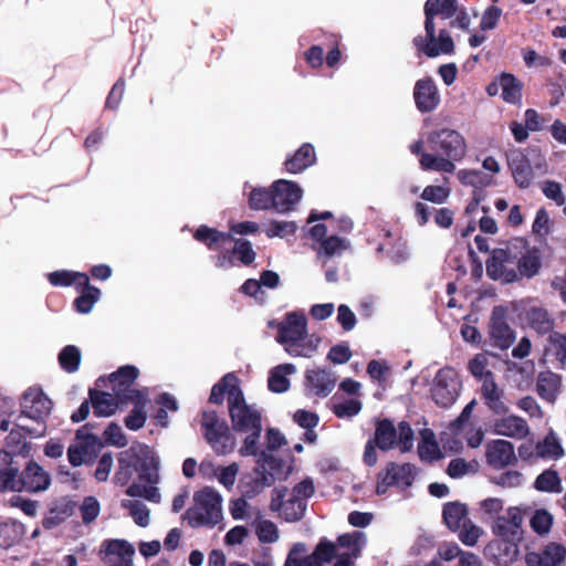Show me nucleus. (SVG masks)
Listing matches in <instances>:
<instances>
[{
	"mask_svg": "<svg viewBox=\"0 0 566 566\" xmlns=\"http://www.w3.org/2000/svg\"><path fill=\"white\" fill-rule=\"evenodd\" d=\"M510 261V252L504 249H496L486 261V274L492 280H502L512 283L518 280V274L513 269H506L505 263Z\"/></svg>",
	"mask_w": 566,
	"mask_h": 566,
	"instance_id": "nucleus-22",
	"label": "nucleus"
},
{
	"mask_svg": "<svg viewBox=\"0 0 566 566\" xmlns=\"http://www.w3.org/2000/svg\"><path fill=\"white\" fill-rule=\"evenodd\" d=\"M387 452L389 450V418H384L377 422L375 434L365 446L363 461L367 467H374L377 463V451Z\"/></svg>",
	"mask_w": 566,
	"mask_h": 566,
	"instance_id": "nucleus-17",
	"label": "nucleus"
},
{
	"mask_svg": "<svg viewBox=\"0 0 566 566\" xmlns=\"http://www.w3.org/2000/svg\"><path fill=\"white\" fill-rule=\"evenodd\" d=\"M457 177L461 185L473 187L480 193L493 184V176L479 169H460Z\"/></svg>",
	"mask_w": 566,
	"mask_h": 566,
	"instance_id": "nucleus-39",
	"label": "nucleus"
},
{
	"mask_svg": "<svg viewBox=\"0 0 566 566\" xmlns=\"http://www.w3.org/2000/svg\"><path fill=\"white\" fill-rule=\"evenodd\" d=\"M249 207L252 210H269L274 209V198L272 186L252 188L248 200Z\"/></svg>",
	"mask_w": 566,
	"mask_h": 566,
	"instance_id": "nucleus-45",
	"label": "nucleus"
},
{
	"mask_svg": "<svg viewBox=\"0 0 566 566\" xmlns=\"http://www.w3.org/2000/svg\"><path fill=\"white\" fill-rule=\"evenodd\" d=\"M337 542L339 546L352 549L349 555L356 558L360 555V547L365 542V536L361 532L347 533L338 536Z\"/></svg>",
	"mask_w": 566,
	"mask_h": 566,
	"instance_id": "nucleus-58",
	"label": "nucleus"
},
{
	"mask_svg": "<svg viewBox=\"0 0 566 566\" xmlns=\"http://www.w3.org/2000/svg\"><path fill=\"white\" fill-rule=\"evenodd\" d=\"M468 507L465 504L448 502L443 505L442 518L449 530L455 532L468 521Z\"/></svg>",
	"mask_w": 566,
	"mask_h": 566,
	"instance_id": "nucleus-36",
	"label": "nucleus"
},
{
	"mask_svg": "<svg viewBox=\"0 0 566 566\" xmlns=\"http://www.w3.org/2000/svg\"><path fill=\"white\" fill-rule=\"evenodd\" d=\"M527 326L537 335H549L555 328V318L547 308L543 306H530L524 313Z\"/></svg>",
	"mask_w": 566,
	"mask_h": 566,
	"instance_id": "nucleus-28",
	"label": "nucleus"
},
{
	"mask_svg": "<svg viewBox=\"0 0 566 566\" xmlns=\"http://www.w3.org/2000/svg\"><path fill=\"white\" fill-rule=\"evenodd\" d=\"M274 210L285 213L294 209L302 198L303 190L294 181L279 179L272 184Z\"/></svg>",
	"mask_w": 566,
	"mask_h": 566,
	"instance_id": "nucleus-12",
	"label": "nucleus"
},
{
	"mask_svg": "<svg viewBox=\"0 0 566 566\" xmlns=\"http://www.w3.org/2000/svg\"><path fill=\"white\" fill-rule=\"evenodd\" d=\"M228 407L232 429L237 432L262 430L260 411L248 406L241 388L233 384L228 390Z\"/></svg>",
	"mask_w": 566,
	"mask_h": 566,
	"instance_id": "nucleus-5",
	"label": "nucleus"
},
{
	"mask_svg": "<svg viewBox=\"0 0 566 566\" xmlns=\"http://www.w3.org/2000/svg\"><path fill=\"white\" fill-rule=\"evenodd\" d=\"M450 196V189L443 186H427L422 193L421 198L426 201H430L432 203H443Z\"/></svg>",
	"mask_w": 566,
	"mask_h": 566,
	"instance_id": "nucleus-63",
	"label": "nucleus"
},
{
	"mask_svg": "<svg viewBox=\"0 0 566 566\" xmlns=\"http://www.w3.org/2000/svg\"><path fill=\"white\" fill-rule=\"evenodd\" d=\"M413 99L421 113L434 111L440 103V94L436 82L431 76L420 78L413 87Z\"/></svg>",
	"mask_w": 566,
	"mask_h": 566,
	"instance_id": "nucleus-14",
	"label": "nucleus"
},
{
	"mask_svg": "<svg viewBox=\"0 0 566 566\" xmlns=\"http://www.w3.org/2000/svg\"><path fill=\"white\" fill-rule=\"evenodd\" d=\"M315 161L316 153L314 146L310 143H304L291 157L286 158L284 166L290 174H300L313 166Z\"/></svg>",
	"mask_w": 566,
	"mask_h": 566,
	"instance_id": "nucleus-31",
	"label": "nucleus"
},
{
	"mask_svg": "<svg viewBox=\"0 0 566 566\" xmlns=\"http://www.w3.org/2000/svg\"><path fill=\"white\" fill-rule=\"evenodd\" d=\"M59 364L63 370L73 374L78 370L81 352L75 345H66L59 354Z\"/></svg>",
	"mask_w": 566,
	"mask_h": 566,
	"instance_id": "nucleus-51",
	"label": "nucleus"
},
{
	"mask_svg": "<svg viewBox=\"0 0 566 566\" xmlns=\"http://www.w3.org/2000/svg\"><path fill=\"white\" fill-rule=\"evenodd\" d=\"M501 85V97L504 102L513 105L521 104L523 97V83L514 74L503 72L499 76Z\"/></svg>",
	"mask_w": 566,
	"mask_h": 566,
	"instance_id": "nucleus-34",
	"label": "nucleus"
},
{
	"mask_svg": "<svg viewBox=\"0 0 566 566\" xmlns=\"http://www.w3.org/2000/svg\"><path fill=\"white\" fill-rule=\"evenodd\" d=\"M305 385L313 395L326 397L334 389L336 385V377L327 369H312L306 371Z\"/></svg>",
	"mask_w": 566,
	"mask_h": 566,
	"instance_id": "nucleus-29",
	"label": "nucleus"
},
{
	"mask_svg": "<svg viewBox=\"0 0 566 566\" xmlns=\"http://www.w3.org/2000/svg\"><path fill=\"white\" fill-rule=\"evenodd\" d=\"M332 410L337 418H352L361 410V402L357 399H349L335 403Z\"/></svg>",
	"mask_w": 566,
	"mask_h": 566,
	"instance_id": "nucleus-62",
	"label": "nucleus"
},
{
	"mask_svg": "<svg viewBox=\"0 0 566 566\" xmlns=\"http://www.w3.org/2000/svg\"><path fill=\"white\" fill-rule=\"evenodd\" d=\"M193 239L205 244L209 250H220V244L233 240L230 232H222L218 229L210 228L206 224H201L197 228L193 233Z\"/></svg>",
	"mask_w": 566,
	"mask_h": 566,
	"instance_id": "nucleus-33",
	"label": "nucleus"
},
{
	"mask_svg": "<svg viewBox=\"0 0 566 566\" xmlns=\"http://www.w3.org/2000/svg\"><path fill=\"white\" fill-rule=\"evenodd\" d=\"M493 432L512 439H524L530 433L527 421L515 415H504L493 421Z\"/></svg>",
	"mask_w": 566,
	"mask_h": 566,
	"instance_id": "nucleus-24",
	"label": "nucleus"
},
{
	"mask_svg": "<svg viewBox=\"0 0 566 566\" xmlns=\"http://www.w3.org/2000/svg\"><path fill=\"white\" fill-rule=\"evenodd\" d=\"M307 322L302 313H287L285 319L277 325L276 342L285 346L292 356L310 357L317 348V343L306 340Z\"/></svg>",
	"mask_w": 566,
	"mask_h": 566,
	"instance_id": "nucleus-3",
	"label": "nucleus"
},
{
	"mask_svg": "<svg viewBox=\"0 0 566 566\" xmlns=\"http://www.w3.org/2000/svg\"><path fill=\"white\" fill-rule=\"evenodd\" d=\"M424 13V31L426 35H417L412 40V44L419 54L427 57H437L441 54L450 55L454 53V42L450 32L441 29L436 34L434 19L438 17L442 20L451 19V27H458L468 30L470 18L464 9L459 11L458 0H427L423 6Z\"/></svg>",
	"mask_w": 566,
	"mask_h": 566,
	"instance_id": "nucleus-1",
	"label": "nucleus"
},
{
	"mask_svg": "<svg viewBox=\"0 0 566 566\" xmlns=\"http://www.w3.org/2000/svg\"><path fill=\"white\" fill-rule=\"evenodd\" d=\"M50 483V474L35 461L31 460L20 473H17L9 489L11 492L36 493L46 490Z\"/></svg>",
	"mask_w": 566,
	"mask_h": 566,
	"instance_id": "nucleus-9",
	"label": "nucleus"
},
{
	"mask_svg": "<svg viewBox=\"0 0 566 566\" xmlns=\"http://www.w3.org/2000/svg\"><path fill=\"white\" fill-rule=\"evenodd\" d=\"M415 434L407 421H401L398 428L391 423V449L399 448L401 452H408L413 447Z\"/></svg>",
	"mask_w": 566,
	"mask_h": 566,
	"instance_id": "nucleus-41",
	"label": "nucleus"
},
{
	"mask_svg": "<svg viewBox=\"0 0 566 566\" xmlns=\"http://www.w3.org/2000/svg\"><path fill=\"white\" fill-rule=\"evenodd\" d=\"M566 559V547L551 542L541 552H530L525 556L527 566H559Z\"/></svg>",
	"mask_w": 566,
	"mask_h": 566,
	"instance_id": "nucleus-21",
	"label": "nucleus"
},
{
	"mask_svg": "<svg viewBox=\"0 0 566 566\" xmlns=\"http://www.w3.org/2000/svg\"><path fill=\"white\" fill-rule=\"evenodd\" d=\"M430 154H423L420 167L424 171L453 174L455 163L467 156L468 145L463 135L451 128L432 130L427 136Z\"/></svg>",
	"mask_w": 566,
	"mask_h": 566,
	"instance_id": "nucleus-2",
	"label": "nucleus"
},
{
	"mask_svg": "<svg viewBox=\"0 0 566 566\" xmlns=\"http://www.w3.org/2000/svg\"><path fill=\"white\" fill-rule=\"evenodd\" d=\"M520 542L500 538L491 541L484 547V556L497 566H507L516 559Z\"/></svg>",
	"mask_w": 566,
	"mask_h": 566,
	"instance_id": "nucleus-16",
	"label": "nucleus"
},
{
	"mask_svg": "<svg viewBox=\"0 0 566 566\" xmlns=\"http://www.w3.org/2000/svg\"><path fill=\"white\" fill-rule=\"evenodd\" d=\"M481 397L494 415L504 416L509 412L510 409L504 402V391L495 382L493 373H489L488 378L483 381Z\"/></svg>",
	"mask_w": 566,
	"mask_h": 566,
	"instance_id": "nucleus-25",
	"label": "nucleus"
},
{
	"mask_svg": "<svg viewBox=\"0 0 566 566\" xmlns=\"http://www.w3.org/2000/svg\"><path fill=\"white\" fill-rule=\"evenodd\" d=\"M103 438L107 444L123 448L127 444L126 436L116 422H111L103 432Z\"/></svg>",
	"mask_w": 566,
	"mask_h": 566,
	"instance_id": "nucleus-61",
	"label": "nucleus"
},
{
	"mask_svg": "<svg viewBox=\"0 0 566 566\" xmlns=\"http://www.w3.org/2000/svg\"><path fill=\"white\" fill-rule=\"evenodd\" d=\"M222 499L212 488L205 486L193 494V504L184 513L182 520L192 528L213 527L222 518Z\"/></svg>",
	"mask_w": 566,
	"mask_h": 566,
	"instance_id": "nucleus-4",
	"label": "nucleus"
},
{
	"mask_svg": "<svg viewBox=\"0 0 566 566\" xmlns=\"http://www.w3.org/2000/svg\"><path fill=\"white\" fill-rule=\"evenodd\" d=\"M517 269L522 276L533 277L541 269V259L536 251L527 250L518 260Z\"/></svg>",
	"mask_w": 566,
	"mask_h": 566,
	"instance_id": "nucleus-53",
	"label": "nucleus"
},
{
	"mask_svg": "<svg viewBox=\"0 0 566 566\" xmlns=\"http://www.w3.org/2000/svg\"><path fill=\"white\" fill-rule=\"evenodd\" d=\"M132 454H134V467L136 468L135 472H138L139 482L157 484L159 462L153 451L145 446L138 453L132 452Z\"/></svg>",
	"mask_w": 566,
	"mask_h": 566,
	"instance_id": "nucleus-19",
	"label": "nucleus"
},
{
	"mask_svg": "<svg viewBox=\"0 0 566 566\" xmlns=\"http://www.w3.org/2000/svg\"><path fill=\"white\" fill-rule=\"evenodd\" d=\"M256 467L266 472V475H272L273 483L284 474V461L266 451L259 454Z\"/></svg>",
	"mask_w": 566,
	"mask_h": 566,
	"instance_id": "nucleus-48",
	"label": "nucleus"
},
{
	"mask_svg": "<svg viewBox=\"0 0 566 566\" xmlns=\"http://www.w3.org/2000/svg\"><path fill=\"white\" fill-rule=\"evenodd\" d=\"M118 468L114 474V482L124 486L130 481L136 468L134 467V454L130 451L120 452L118 455Z\"/></svg>",
	"mask_w": 566,
	"mask_h": 566,
	"instance_id": "nucleus-47",
	"label": "nucleus"
},
{
	"mask_svg": "<svg viewBox=\"0 0 566 566\" xmlns=\"http://www.w3.org/2000/svg\"><path fill=\"white\" fill-rule=\"evenodd\" d=\"M139 376V370L133 365H125L119 367L116 371L108 375L107 379L112 384V390L115 396L122 389H129Z\"/></svg>",
	"mask_w": 566,
	"mask_h": 566,
	"instance_id": "nucleus-37",
	"label": "nucleus"
},
{
	"mask_svg": "<svg viewBox=\"0 0 566 566\" xmlns=\"http://www.w3.org/2000/svg\"><path fill=\"white\" fill-rule=\"evenodd\" d=\"M542 191L544 196L551 200H553L557 206H564L566 202V198L563 193L562 186L559 182L554 180H545L542 184Z\"/></svg>",
	"mask_w": 566,
	"mask_h": 566,
	"instance_id": "nucleus-64",
	"label": "nucleus"
},
{
	"mask_svg": "<svg viewBox=\"0 0 566 566\" xmlns=\"http://www.w3.org/2000/svg\"><path fill=\"white\" fill-rule=\"evenodd\" d=\"M52 409L51 399L41 387L28 388L21 400V413L38 422L44 421Z\"/></svg>",
	"mask_w": 566,
	"mask_h": 566,
	"instance_id": "nucleus-10",
	"label": "nucleus"
},
{
	"mask_svg": "<svg viewBox=\"0 0 566 566\" xmlns=\"http://www.w3.org/2000/svg\"><path fill=\"white\" fill-rule=\"evenodd\" d=\"M237 377L233 374H227L221 378L220 381L214 384L211 388L209 401L211 403L221 405L224 400V395L233 386L229 381H235Z\"/></svg>",
	"mask_w": 566,
	"mask_h": 566,
	"instance_id": "nucleus-57",
	"label": "nucleus"
},
{
	"mask_svg": "<svg viewBox=\"0 0 566 566\" xmlns=\"http://www.w3.org/2000/svg\"><path fill=\"white\" fill-rule=\"evenodd\" d=\"M201 427L205 429V438L218 454H228L235 447V439L230 433L229 427L221 421L216 411H205Z\"/></svg>",
	"mask_w": 566,
	"mask_h": 566,
	"instance_id": "nucleus-6",
	"label": "nucleus"
},
{
	"mask_svg": "<svg viewBox=\"0 0 566 566\" xmlns=\"http://www.w3.org/2000/svg\"><path fill=\"white\" fill-rule=\"evenodd\" d=\"M116 397L120 405L132 402L134 408L146 409L148 402L147 394L134 388L118 390Z\"/></svg>",
	"mask_w": 566,
	"mask_h": 566,
	"instance_id": "nucleus-55",
	"label": "nucleus"
},
{
	"mask_svg": "<svg viewBox=\"0 0 566 566\" xmlns=\"http://www.w3.org/2000/svg\"><path fill=\"white\" fill-rule=\"evenodd\" d=\"M523 512L516 506L507 510L505 516H497L492 525L496 537L521 542L523 538Z\"/></svg>",
	"mask_w": 566,
	"mask_h": 566,
	"instance_id": "nucleus-13",
	"label": "nucleus"
},
{
	"mask_svg": "<svg viewBox=\"0 0 566 566\" xmlns=\"http://www.w3.org/2000/svg\"><path fill=\"white\" fill-rule=\"evenodd\" d=\"M488 464L496 470L513 465L516 462L514 446L503 439L492 440L485 447Z\"/></svg>",
	"mask_w": 566,
	"mask_h": 566,
	"instance_id": "nucleus-15",
	"label": "nucleus"
},
{
	"mask_svg": "<svg viewBox=\"0 0 566 566\" xmlns=\"http://www.w3.org/2000/svg\"><path fill=\"white\" fill-rule=\"evenodd\" d=\"M295 366L292 364L279 365L270 371L268 387L272 392L282 394L289 390L290 380L286 375L293 374Z\"/></svg>",
	"mask_w": 566,
	"mask_h": 566,
	"instance_id": "nucleus-40",
	"label": "nucleus"
},
{
	"mask_svg": "<svg viewBox=\"0 0 566 566\" xmlns=\"http://www.w3.org/2000/svg\"><path fill=\"white\" fill-rule=\"evenodd\" d=\"M417 475V468L411 463L397 465L391 463V486L402 490L410 488Z\"/></svg>",
	"mask_w": 566,
	"mask_h": 566,
	"instance_id": "nucleus-43",
	"label": "nucleus"
},
{
	"mask_svg": "<svg viewBox=\"0 0 566 566\" xmlns=\"http://www.w3.org/2000/svg\"><path fill=\"white\" fill-rule=\"evenodd\" d=\"M490 335L495 347L504 350L514 343L515 334L505 319L504 310L494 307L490 323Z\"/></svg>",
	"mask_w": 566,
	"mask_h": 566,
	"instance_id": "nucleus-18",
	"label": "nucleus"
},
{
	"mask_svg": "<svg viewBox=\"0 0 566 566\" xmlns=\"http://www.w3.org/2000/svg\"><path fill=\"white\" fill-rule=\"evenodd\" d=\"M74 504L71 502H64L51 507L49 514L43 518L42 525L46 530H51L73 514Z\"/></svg>",
	"mask_w": 566,
	"mask_h": 566,
	"instance_id": "nucleus-49",
	"label": "nucleus"
},
{
	"mask_svg": "<svg viewBox=\"0 0 566 566\" xmlns=\"http://www.w3.org/2000/svg\"><path fill=\"white\" fill-rule=\"evenodd\" d=\"M536 455L541 459L558 460L564 455V449L557 434L551 430L543 440L535 446Z\"/></svg>",
	"mask_w": 566,
	"mask_h": 566,
	"instance_id": "nucleus-38",
	"label": "nucleus"
},
{
	"mask_svg": "<svg viewBox=\"0 0 566 566\" xmlns=\"http://www.w3.org/2000/svg\"><path fill=\"white\" fill-rule=\"evenodd\" d=\"M545 356L552 355L564 366L566 364V334L553 332L547 337V344L544 347Z\"/></svg>",
	"mask_w": 566,
	"mask_h": 566,
	"instance_id": "nucleus-46",
	"label": "nucleus"
},
{
	"mask_svg": "<svg viewBox=\"0 0 566 566\" xmlns=\"http://www.w3.org/2000/svg\"><path fill=\"white\" fill-rule=\"evenodd\" d=\"M76 291L80 295L73 301V307L77 313L88 314L94 304L101 298V290L90 283V276L87 275L86 284L78 285Z\"/></svg>",
	"mask_w": 566,
	"mask_h": 566,
	"instance_id": "nucleus-35",
	"label": "nucleus"
},
{
	"mask_svg": "<svg viewBox=\"0 0 566 566\" xmlns=\"http://www.w3.org/2000/svg\"><path fill=\"white\" fill-rule=\"evenodd\" d=\"M284 494L279 492L276 497L271 501V509L279 511L282 518L286 522H297L303 518L307 503L304 499L297 500L290 496L283 501Z\"/></svg>",
	"mask_w": 566,
	"mask_h": 566,
	"instance_id": "nucleus-27",
	"label": "nucleus"
},
{
	"mask_svg": "<svg viewBox=\"0 0 566 566\" xmlns=\"http://www.w3.org/2000/svg\"><path fill=\"white\" fill-rule=\"evenodd\" d=\"M90 401L92 402L93 413L95 417H111L115 415L120 401L109 392L91 388L88 390Z\"/></svg>",
	"mask_w": 566,
	"mask_h": 566,
	"instance_id": "nucleus-30",
	"label": "nucleus"
},
{
	"mask_svg": "<svg viewBox=\"0 0 566 566\" xmlns=\"http://www.w3.org/2000/svg\"><path fill=\"white\" fill-rule=\"evenodd\" d=\"M563 388L560 375L551 370L541 371L536 378V394L548 403H555Z\"/></svg>",
	"mask_w": 566,
	"mask_h": 566,
	"instance_id": "nucleus-26",
	"label": "nucleus"
},
{
	"mask_svg": "<svg viewBox=\"0 0 566 566\" xmlns=\"http://www.w3.org/2000/svg\"><path fill=\"white\" fill-rule=\"evenodd\" d=\"M530 524L535 533L543 535L549 532L553 524V516L546 510H536Z\"/></svg>",
	"mask_w": 566,
	"mask_h": 566,
	"instance_id": "nucleus-59",
	"label": "nucleus"
},
{
	"mask_svg": "<svg viewBox=\"0 0 566 566\" xmlns=\"http://www.w3.org/2000/svg\"><path fill=\"white\" fill-rule=\"evenodd\" d=\"M91 426V423H86L77 429L75 433L76 442L71 444L67 449V459L73 467L92 462L103 447L98 436L90 432Z\"/></svg>",
	"mask_w": 566,
	"mask_h": 566,
	"instance_id": "nucleus-7",
	"label": "nucleus"
},
{
	"mask_svg": "<svg viewBox=\"0 0 566 566\" xmlns=\"http://www.w3.org/2000/svg\"><path fill=\"white\" fill-rule=\"evenodd\" d=\"M232 241L234 242L233 249L218 255L217 266L222 268L224 266L226 262H231V255H237L238 260L243 265H251L256 258V253L253 250L251 242L241 238H233Z\"/></svg>",
	"mask_w": 566,
	"mask_h": 566,
	"instance_id": "nucleus-32",
	"label": "nucleus"
},
{
	"mask_svg": "<svg viewBox=\"0 0 566 566\" xmlns=\"http://www.w3.org/2000/svg\"><path fill=\"white\" fill-rule=\"evenodd\" d=\"M126 494L132 497H144L154 503L160 502V493L155 484L143 485L134 482L126 489Z\"/></svg>",
	"mask_w": 566,
	"mask_h": 566,
	"instance_id": "nucleus-54",
	"label": "nucleus"
},
{
	"mask_svg": "<svg viewBox=\"0 0 566 566\" xmlns=\"http://www.w3.org/2000/svg\"><path fill=\"white\" fill-rule=\"evenodd\" d=\"M273 484V476L266 475L261 468L243 473L239 480L238 490L243 497L253 499Z\"/></svg>",
	"mask_w": 566,
	"mask_h": 566,
	"instance_id": "nucleus-20",
	"label": "nucleus"
},
{
	"mask_svg": "<svg viewBox=\"0 0 566 566\" xmlns=\"http://www.w3.org/2000/svg\"><path fill=\"white\" fill-rule=\"evenodd\" d=\"M48 281L53 286H71L75 289L78 285L86 284L87 274L84 272H74L70 270H59L48 274Z\"/></svg>",
	"mask_w": 566,
	"mask_h": 566,
	"instance_id": "nucleus-42",
	"label": "nucleus"
},
{
	"mask_svg": "<svg viewBox=\"0 0 566 566\" xmlns=\"http://www.w3.org/2000/svg\"><path fill=\"white\" fill-rule=\"evenodd\" d=\"M461 381L454 368H441L433 380L431 397L433 401L442 408L451 407L460 391Z\"/></svg>",
	"mask_w": 566,
	"mask_h": 566,
	"instance_id": "nucleus-8",
	"label": "nucleus"
},
{
	"mask_svg": "<svg viewBox=\"0 0 566 566\" xmlns=\"http://www.w3.org/2000/svg\"><path fill=\"white\" fill-rule=\"evenodd\" d=\"M120 506L129 511V515L138 526H148L150 512L143 502L137 500H122Z\"/></svg>",
	"mask_w": 566,
	"mask_h": 566,
	"instance_id": "nucleus-52",
	"label": "nucleus"
},
{
	"mask_svg": "<svg viewBox=\"0 0 566 566\" xmlns=\"http://www.w3.org/2000/svg\"><path fill=\"white\" fill-rule=\"evenodd\" d=\"M347 241L340 239L337 235H331L319 243L318 254H323L326 258H333L340 255L342 252L347 249Z\"/></svg>",
	"mask_w": 566,
	"mask_h": 566,
	"instance_id": "nucleus-56",
	"label": "nucleus"
},
{
	"mask_svg": "<svg viewBox=\"0 0 566 566\" xmlns=\"http://www.w3.org/2000/svg\"><path fill=\"white\" fill-rule=\"evenodd\" d=\"M19 471L18 467L13 465L12 455L4 451L0 450V491L7 492L10 491L9 486L12 485L14 481V476Z\"/></svg>",
	"mask_w": 566,
	"mask_h": 566,
	"instance_id": "nucleus-44",
	"label": "nucleus"
},
{
	"mask_svg": "<svg viewBox=\"0 0 566 566\" xmlns=\"http://www.w3.org/2000/svg\"><path fill=\"white\" fill-rule=\"evenodd\" d=\"M255 532L261 543L270 544L279 539V530L272 521L263 520L259 522Z\"/></svg>",
	"mask_w": 566,
	"mask_h": 566,
	"instance_id": "nucleus-60",
	"label": "nucleus"
},
{
	"mask_svg": "<svg viewBox=\"0 0 566 566\" xmlns=\"http://www.w3.org/2000/svg\"><path fill=\"white\" fill-rule=\"evenodd\" d=\"M534 488L539 492L559 493L562 492V481L558 472L553 469L543 471L535 480Z\"/></svg>",
	"mask_w": 566,
	"mask_h": 566,
	"instance_id": "nucleus-50",
	"label": "nucleus"
},
{
	"mask_svg": "<svg viewBox=\"0 0 566 566\" xmlns=\"http://www.w3.org/2000/svg\"><path fill=\"white\" fill-rule=\"evenodd\" d=\"M507 165L516 186L521 189L528 188L534 172L527 156L520 150H514L507 156Z\"/></svg>",
	"mask_w": 566,
	"mask_h": 566,
	"instance_id": "nucleus-23",
	"label": "nucleus"
},
{
	"mask_svg": "<svg viewBox=\"0 0 566 566\" xmlns=\"http://www.w3.org/2000/svg\"><path fill=\"white\" fill-rule=\"evenodd\" d=\"M99 555L106 566H133L135 547L126 539H105Z\"/></svg>",
	"mask_w": 566,
	"mask_h": 566,
	"instance_id": "nucleus-11",
	"label": "nucleus"
}]
</instances>
